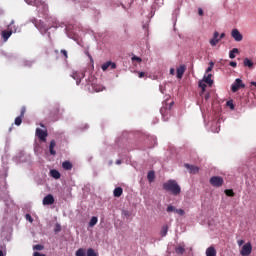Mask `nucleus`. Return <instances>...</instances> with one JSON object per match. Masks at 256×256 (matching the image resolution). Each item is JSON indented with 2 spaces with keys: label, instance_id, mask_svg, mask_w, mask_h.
I'll return each mask as SVG.
<instances>
[{
  "label": "nucleus",
  "instance_id": "nucleus-1",
  "mask_svg": "<svg viewBox=\"0 0 256 256\" xmlns=\"http://www.w3.org/2000/svg\"><path fill=\"white\" fill-rule=\"evenodd\" d=\"M164 191H169L177 197V195H181V186L177 183V180L170 179L163 184Z\"/></svg>",
  "mask_w": 256,
  "mask_h": 256
},
{
  "label": "nucleus",
  "instance_id": "nucleus-2",
  "mask_svg": "<svg viewBox=\"0 0 256 256\" xmlns=\"http://www.w3.org/2000/svg\"><path fill=\"white\" fill-rule=\"evenodd\" d=\"M240 89H245V84L243 83V80L237 78L235 82L231 85V91L232 93H237V91Z\"/></svg>",
  "mask_w": 256,
  "mask_h": 256
},
{
  "label": "nucleus",
  "instance_id": "nucleus-3",
  "mask_svg": "<svg viewBox=\"0 0 256 256\" xmlns=\"http://www.w3.org/2000/svg\"><path fill=\"white\" fill-rule=\"evenodd\" d=\"M223 183H225V181L221 176H213L210 178V185H212V187H223Z\"/></svg>",
  "mask_w": 256,
  "mask_h": 256
},
{
  "label": "nucleus",
  "instance_id": "nucleus-4",
  "mask_svg": "<svg viewBox=\"0 0 256 256\" xmlns=\"http://www.w3.org/2000/svg\"><path fill=\"white\" fill-rule=\"evenodd\" d=\"M253 253V246L251 245V242H248L244 244L240 250V255L242 256H249Z\"/></svg>",
  "mask_w": 256,
  "mask_h": 256
},
{
  "label": "nucleus",
  "instance_id": "nucleus-5",
  "mask_svg": "<svg viewBox=\"0 0 256 256\" xmlns=\"http://www.w3.org/2000/svg\"><path fill=\"white\" fill-rule=\"evenodd\" d=\"M36 136L38 137V139H40L42 141V143H45L47 141V137L49 136V133H47V130L37 128Z\"/></svg>",
  "mask_w": 256,
  "mask_h": 256
},
{
  "label": "nucleus",
  "instance_id": "nucleus-6",
  "mask_svg": "<svg viewBox=\"0 0 256 256\" xmlns=\"http://www.w3.org/2000/svg\"><path fill=\"white\" fill-rule=\"evenodd\" d=\"M72 79H74L76 81L77 85L81 84V80L85 77V73L84 72H73L71 74Z\"/></svg>",
  "mask_w": 256,
  "mask_h": 256
},
{
  "label": "nucleus",
  "instance_id": "nucleus-7",
  "mask_svg": "<svg viewBox=\"0 0 256 256\" xmlns=\"http://www.w3.org/2000/svg\"><path fill=\"white\" fill-rule=\"evenodd\" d=\"M231 37H233L234 40L237 42L243 41V34H241V32H239L237 28L231 31Z\"/></svg>",
  "mask_w": 256,
  "mask_h": 256
},
{
  "label": "nucleus",
  "instance_id": "nucleus-8",
  "mask_svg": "<svg viewBox=\"0 0 256 256\" xmlns=\"http://www.w3.org/2000/svg\"><path fill=\"white\" fill-rule=\"evenodd\" d=\"M221 41V38H219V33L217 31L214 32L212 39H210L209 43L212 47H215L217 43Z\"/></svg>",
  "mask_w": 256,
  "mask_h": 256
},
{
  "label": "nucleus",
  "instance_id": "nucleus-9",
  "mask_svg": "<svg viewBox=\"0 0 256 256\" xmlns=\"http://www.w3.org/2000/svg\"><path fill=\"white\" fill-rule=\"evenodd\" d=\"M43 205H53L55 203V198L53 197L52 194H48L43 198Z\"/></svg>",
  "mask_w": 256,
  "mask_h": 256
},
{
  "label": "nucleus",
  "instance_id": "nucleus-10",
  "mask_svg": "<svg viewBox=\"0 0 256 256\" xmlns=\"http://www.w3.org/2000/svg\"><path fill=\"white\" fill-rule=\"evenodd\" d=\"M184 167L188 169L189 173H192L193 175H196V173H199V167L191 164H184Z\"/></svg>",
  "mask_w": 256,
  "mask_h": 256
},
{
  "label": "nucleus",
  "instance_id": "nucleus-11",
  "mask_svg": "<svg viewBox=\"0 0 256 256\" xmlns=\"http://www.w3.org/2000/svg\"><path fill=\"white\" fill-rule=\"evenodd\" d=\"M186 69L187 68L185 65H181L176 69L177 79H183V75L185 74Z\"/></svg>",
  "mask_w": 256,
  "mask_h": 256
},
{
  "label": "nucleus",
  "instance_id": "nucleus-12",
  "mask_svg": "<svg viewBox=\"0 0 256 256\" xmlns=\"http://www.w3.org/2000/svg\"><path fill=\"white\" fill-rule=\"evenodd\" d=\"M109 67H111V69H117V64H115V62L108 61L101 66V69L102 71H107V68Z\"/></svg>",
  "mask_w": 256,
  "mask_h": 256
},
{
  "label": "nucleus",
  "instance_id": "nucleus-13",
  "mask_svg": "<svg viewBox=\"0 0 256 256\" xmlns=\"http://www.w3.org/2000/svg\"><path fill=\"white\" fill-rule=\"evenodd\" d=\"M11 35H13V30H4L2 31V39L3 41H9V37H11Z\"/></svg>",
  "mask_w": 256,
  "mask_h": 256
},
{
  "label": "nucleus",
  "instance_id": "nucleus-14",
  "mask_svg": "<svg viewBox=\"0 0 256 256\" xmlns=\"http://www.w3.org/2000/svg\"><path fill=\"white\" fill-rule=\"evenodd\" d=\"M206 256H217V250L215 247L210 246L206 249Z\"/></svg>",
  "mask_w": 256,
  "mask_h": 256
},
{
  "label": "nucleus",
  "instance_id": "nucleus-15",
  "mask_svg": "<svg viewBox=\"0 0 256 256\" xmlns=\"http://www.w3.org/2000/svg\"><path fill=\"white\" fill-rule=\"evenodd\" d=\"M56 145H57V143L55 142V140L50 141V145H49L50 155H57V152L55 151Z\"/></svg>",
  "mask_w": 256,
  "mask_h": 256
},
{
  "label": "nucleus",
  "instance_id": "nucleus-16",
  "mask_svg": "<svg viewBox=\"0 0 256 256\" xmlns=\"http://www.w3.org/2000/svg\"><path fill=\"white\" fill-rule=\"evenodd\" d=\"M57 115H59V106H55L51 113H50V117L54 118V121H57Z\"/></svg>",
  "mask_w": 256,
  "mask_h": 256
},
{
  "label": "nucleus",
  "instance_id": "nucleus-17",
  "mask_svg": "<svg viewBox=\"0 0 256 256\" xmlns=\"http://www.w3.org/2000/svg\"><path fill=\"white\" fill-rule=\"evenodd\" d=\"M211 77H213V75L208 74L207 76H204V78H203V82L207 83L209 85V87L213 86V80L211 79Z\"/></svg>",
  "mask_w": 256,
  "mask_h": 256
},
{
  "label": "nucleus",
  "instance_id": "nucleus-18",
  "mask_svg": "<svg viewBox=\"0 0 256 256\" xmlns=\"http://www.w3.org/2000/svg\"><path fill=\"white\" fill-rule=\"evenodd\" d=\"M62 167L63 169H65L66 171H71V169H73V164H71L69 161H64L62 163Z\"/></svg>",
  "mask_w": 256,
  "mask_h": 256
},
{
  "label": "nucleus",
  "instance_id": "nucleus-19",
  "mask_svg": "<svg viewBox=\"0 0 256 256\" xmlns=\"http://www.w3.org/2000/svg\"><path fill=\"white\" fill-rule=\"evenodd\" d=\"M50 175L51 177H53V179H61V173H59L58 170H55V169L51 170Z\"/></svg>",
  "mask_w": 256,
  "mask_h": 256
},
{
  "label": "nucleus",
  "instance_id": "nucleus-20",
  "mask_svg": "<svg viewBox=\"0 0 256 256\" xmlns=\"http://www.w3.org/2000/svg\"><path fill=\"white\" fill-rule=\"evenodd\" d=\"M114 197H121L123 195V188L121 187H116L113 191Z\"/></svg>",
  "mask_w": 256,
  "mask_h": 256
},
{
  "label": "nucleus",
  "instance_id": "nucleus-21",
  "mask_svg": "<svg viewBox=\"0 0 256 256\" xmlns=\"http://www.w3.org/2000/svg\"><path fill=\"white\" fill-rule=\"evenodd\" d=\"M147 179L149 183H153V181H155V171H149L147 174Z\"/></svg>",
  "mask_w": 256,
  "mask_h": 256
},
{
  "label": "nucleus",
  "instance_id": "nucleus-22",
  "mask_svg": "<svg viewBox=\"0 0 256 256\" xmlns=\"http://www.w3.org/2000/svg\"><path fill=\"white\" fill-rule=\"evenodd\" d=\"M199 87L200 89H202L201 95H203V93H205L206 89H207V82H204L203 80L199 81Z\"/></svg>",
  "mask_w": 256,
  "mask_h": 256
},
{
  "label": "nucleus",
  "instance_id": "nucleus-23",
  "mask_svg": "<svg viewBox=\"0 0 256 256\" xmlns=\"http://www.w3.org/2000/svg\"><path fill=\"white\" fill-rule=\"evenodd\" d=\"M235 55H239V50L237 48H233L230 52H229V58L230 59H235Z\"/></svg>",
  "mask_w": 256,
  "mask_h": 256
},
{
  "label": "nucleus",
  "instance_id": "nucleus-24",
  "mask_svg": "<svg viewBox=\"0 0 256 256\" xmlns=\"http://www.w3.org/2000/svg\"><path fill=\"white\" fill-rule=\"evenodd\" d=\"M99 221V219L97 218V216H93L91 219H90V222H89V227H95L97 225V222Z\"/></svg>",
  "mask_w": 256,
  "mask_h": 256
},
{
  "label": "nucleus",
  "instance_id": "nucleus-25",
  "mask_svg": "<svg viewBox=\"0 0 256 256\" xmlns=\"http://www.w3.org/2000/svg\"><path fill=\"white\" fill-rule=\"evenodd\" d=\"M243 63L244 67H249V69H252L253 61H251L249 58H245Z\"/></svg>",
  "mask_w": 256,
  "mask_h": 256
},
{
  "label": "nucleus",
  "instance_id": "nucleus-26",
  "mask_svg": "<svg viewBox=\"0 0 256 256\" xmlns=\"http://www.w3.org/2000/svg\"><path fill=\"white\" fill-rule=\"evenodd\" d=\"M175 251L177 255H183V253H185V248L183 246H178L175 248Z\"/></svg>",
  "mask_w": 256,
  "mask_h": 256
},
{
  "label": "nucleus",
  "instance_id": "nucleus-27",
  "mask_svg": "<svg viewBox=\"0 0 256 256\" xmlns=\"http://www.w3.org/2000/svg\"><path fill=\"white\" fill-rule=\"evenodd\" d=\"M76 256H87V252L85 251V249L80 248L76 251Z\"/></svg>",
  "mask_w": 256,
  "mask_h": 256
},
{
  "label": "nucleus",
  "instance_id": "nucleus-28",
  "mask_svg": "<svg viewBox=\"0 0 256 256\" xmlns=\"http://www.w3.org/2000/svg\"><path fill=\"white\" fill-rule=\"evenodd\" d=\"M225 195H227V197H235V192H233V189H226Z\"/></svg>",
  "mask_w": 256,
  "mask_h": 256
},
{
  "label": "nucleus",
  "instance_id": "nucleus-29",
  "mask_svg": "<svg viewBox=\"0 0 256 256\" xmlns=\"http://www.w3.org/2000/svg\"><path fill=\"white\" fill-rule=\"evenodd\" d=\"M21 123H23V117L18 116L15 118V125L19 126L21 125Z\"/></svg>",
  "mask_w": 256,
  "mask_h": 256
},
{
  "label": "nucleus",
  "instance_id": "nucleus-30",
  "mask_svg": "<svg viewBox=\"0 0 256 256\" xmlns=\"http://www.w3.org/2000/svg\"><path fill=\"white\" fill-rule=\"evenodd\" d=\"M87 256H97V254L95 253V250L93 248H89L87 250Z\"/></svg>",
  "mask_w": 256,
  "mask_h": 256
},
{
  "label": "nucleus",
  "instance_id": "nucleus-31",
  "mask_svg": "<svg viewBox=\"0 0 256 256\" xmlns=\"http://www.w3.org/2000/svg\"><path fill=\"white\" fill-rule=\"evenodd\" d=\"M213 67H215V63L210 62L209 67L206 69V73H211V71H213Z\"/></svg>",
  "mask_w": 256,
  "mask_h": 256
},
{
  "label": "nucleus",
  "instance_id": "nucleus-32",
  "mask_svg": "<svg viewBox=\"0 0 256 256\" xmlns=\"http://www.w3.org/2000/svg\"><path fill=\"white\" fill-rule=\"evenodd\" d=\"M60 53L63 55L65 61H67V59H69V54H68L67 50H61Z\"/></svg>",
  "mask_w": 256,
  "mask_h": 256
},
{
  "label": "nucleus",
  "instance_id": "nucleus-33",
  "mask_svg": "<svg viewBox=\"0 0 256 256\" xmlns=\"http://www.w3.org/2000/svg\"><path fill=\"white\" fill-rule=\"evenodd\" d=\"M61 232V224L57 223L54 226V233H59Z\"/></svg>",
  "mask_w": 256,
  "mask_h": 256
},
{
  "label": "nucleus",
  "instance_id": "nucleus-34",
  "mask_svg": "<svg viewBox=\"0 0 256 256\" xmlns=\"http://www.w3.org/2000/svg\"><path fill=\"white\" fill-rule=\"evenodd\" d=\"M173 211L174 212H176L177 211V208H175V206H168L167 207V213H173Z\"/></svg>",
  "mask_w": 256,
  "mask_h": 256
},
{
  "label": "nucleus",
  "instance_id": "nucleus-35",
  "mask_svg": "<svg viewBox=\"0 0 256 256\" xmlns=\"http://www.w3.org/2000/svg\"><path fill=\"white\" fill-rule=\"evenodd\" d=\"M33 249L35 251H43L44 247H43V245L38 244V245H34Z\"/></svg>",
  "mask_w": 256,
  "mask_h": 256
},
{
  "label": "nucleus",
  "instance_id": "nucleus-36",
  "mask_svg": "<svg viewBox=\"0 0 256 256\" xmlns=\"http://www.w3.org/2000/svg\"><path fill=\"white\" fill-rule=\"evenodd\" d=\"M122 217H131V212L128 210H122Z\"/></svg>",
  "mask_w": 256,
  "mask_h": 256
},
{
  "label": "nucleus",
  "instance_id": "nucleus-37",
  "mask_svg": "<svg viewBox=\"0 0 256 256\" xmlns=\"http://www.w3.org/2000/svg\"><path fill=\"white\" fill-rule=\"evenodd\" d=\"M167 231H168V228L167 226H164L161 230V235L162 237H165L167 235Z\"/></svg>",
  "mask_w": 256,
  "mask_h": 256
},
{
  "label": "nucleus",
  "instance_id": "nucleus-38",
  "mask_svg": "<svg viewBox=\"0 0 256 256\" xmlns=\"http://www.w3.org/2000/svg\"><path fill=\"white\" fill-rule=\"evenodd\" d=\"M26 111H27V109L25 108V106H23L22 108H21V111H20V117H25V113H26Z\"/></svg>",
  "mask_w": 256,
  "mask_h": 256
},
{
  "label": "nucleus",
  "instance_id": "nucleus-39",
  "mask_svg": "<svg viewBox=\"0 0 256 256\" xmlns=\"http://www.w3.org/2000/svg\"><path fill=\"white\" fill-rule=\"evenodd\" d=\"M25 219L26 221H29V223H33V217H31V214H26Z\"/></svg>",
  "mask_w": 256,
  "mask_h": 256
},
{
  "label": "nucleus",
  "instance_id": "nucleus-40",
  "mask_svg": "<svg viewBox=\"0 0 256 256\" xmlns=\"http://www.w3.org/2000/svg\"><path fill=\"white\" fill-rule=\"evenodd\" d=\"M175 213H177L180 216H183V215H185V210H183V209H176Z\"/></svg>",
  "mask_w": 256,
  "mask_h": 256
},
{
  "label": "nucleus",
  "instance_id": "nucleus-41",
  "mask_svg": "<svg viewBox=\"0 0 256 256\" xmlns=\"http://www.w3.org/2000/svg\"><path fill=\"white\" fill-rule=\"evenodd\" d=\"M132 61H137V63H141L142 59L138 56H133Z\"/></svg>",
  "mask_w": 256,
  "mask_h": 256
},
{
  "label": "nucleus",
  "instance_id": "nucleus-42",
  "mask_svg": "<svg viewBox=\"0 0 256 256\" xmlns=\"http://www.w3.org/2000/svg\"><path fill=\"white\" fill-rule=\"evenodd\" d=\"M244 243H245V240H238V241H237L238 247L243 246Z\"/></svg>",
  "mask_w": 256,
  "mask_h": 256
},
{
  "label": "nucleus",
  "instance_id": "nucleus-43",
  "mask_svg": "<svg viewBox=\"0 0 256 256\" xmlns=\"http://www.w3.org/2000/svg\"><path fill=\"white\" fill-rule=\"evenodd\" d=\"M227 105H228V107H230V109H235V106L232 104L231 101H228Z\"/></svg>",
  "mask_w": 256,
  "mask_h": 256
},
{
  "label": "nucleus",
  "instance_id": "nucleus-44",
  "mask_svg": "<svg viewBox=\"0 0 256 256\" xmlns=\"http://www.w3.org/2000/svg\"><path fill=\"white\" fill-rule=\"evenodd\" d=\"M138 77H139L140 79H143V77H145V72H139V73H138Z\"/></svg>",
  "mask_w": 256,
  "mask_h": 256
},
{
  "label": "nucleus",
  "instance_id": "nucleus-45",
  "mask_svg": "<svg viewBox=\"0 0 256 256\" xmlns=\"http://www.w3.org/2000/svg\"><path fill=\"white\" fill-rule=\"evenodd\" d=\"M94 91H96V93H99V91H103V87H94Z\"/></svg>",
  "mask_w": 256,
  "mask_h": 256
},
{
  "label": "nucleus",
  "instance_id": "nucleus-46",
  "mask_svg": "<svg viewBox=\"0 0 256 256\" xmlns=\"http://www.w3.org/2000/svg\"><path fill=\"white\" fill-rule=\"evenodd\" d=\"M230 67H237V62H235V61H231L230 62Z\"/></svg>",
  "mask_w": 256,
  "mask_h": 256
},
{
  "label": "nucleus",
  "instance_id": "nucleus-47",
  "mask_svg": "<svg viewBox=\"0 0 256 256\" xmlns=\"http://www.w3.org/2000/svg\"><path fill=\"white\" fill-rule=\"evenodd\" d=\"M203 9L199 8L198 9V15H200V17H203Z\"/></svg>",
  "mask_w": 256,
  "mask_h": 256
},
{
  "label": "nucleus",
  "instance_id": "nucleus-48",
  "mask_svg": "<svg viewBox=\"0 0 256 256\" xmlns=\"http://www.w3.org/2000/svg\"><path fill=\"white\" fill-rule=\"evenodd\" d=\"M86 55L89 57L91 63H93V56H91V54H89V52H86Z\"/></svg>",
  "mask_w": 256,
  "mask_h": 256
},
{
  "label": "nucleus",
  "instance_id": "nucleus-49",
  "mask_svg": "<svg viewBox=\"0 0 256 256\" xmlns=\"http://www.w3.org/2000/svg\"><path fill=\"white\" fill-rule=\"evenodd\" d=\"M33 256H45V254H41L39 252H34V255Z\"/></svg>",
  "mask_w": 256,
  "mask_h": 256
},
{
  "label": "nucleus",
  "instance_id": "nucleus-50",
  "mask_svg": "<svg viewBox=\"0 0 256 256\" xmlns=\"http://www.w3.org/2000/svg\"><path fill=\"white\" fill-rule=\"evenodd\" d=\"M224 37H225V33H221V35L218 36V38L220 39V41H221V39H224Z\"/></svg>",
  "mask_w": 256,
  "mask_h": 256
},
{
  "label": "nucleus",
  "instance_id": "nucleus-51",
  "mask_svg": "<svg viewBox=\"0 0 256 256\" xmlns=\"http://www.w3.org/2000/svg\"><path fill=\"white\" fill-rule=\"evenodd\" d=\"M170 75H175V69L173 68L170 69Z\"/></svg>",
  "mask_w": 256,
  "mask_h": 256
},
{
  "label": "nucleus",
  "instance_id": "nucleus-52",
  "mask_svg": "<svg viewBox=\"0 0 256 256\" xmlns=\"http://www.w3.org/2000/svg\"><path fill=\"white\" fill-rule=\"evenodd\" d=\"M251 85H253L254 87H256V82H251Z\"/></svg>",
  "mask_w": 256,
  "mask_h": 256
},
{
  "label": "nucleus",
  "instance_id": "nucleus-53",
  "mask_svg": "<svg viewBox=\"0 0 256 256\" xmlns=\"http://www.w3.org/2000/svg\"><path fill=\"white\" fill-rule=\"evenodd\" d=\"M117 165H121V160H118V161H117Z\"/></svg>",
  "mask_w": 256,
  "mask_h": 256
},
{
  "label": "nucleus",
  "instance_id": "nucleus-54",
  "mask_svg": "<svg viewBox=\"0 0 256 256\" xmlns=\"http://www.w3.org/2000/svg\"><path fill=\"white\" fill-rule=\"evenodd\" d=\"M0 256H3V251L2 250H0Z\"/></svg>",
  "mask_w": 256,
  "mask_h": 256
},
{
  "label": "nucleus",
  "instance_id": "nucleus-55",
  "mask_svg": "<svg viewBox=\"0 0 256 256\" xmlns=\"http://www.w3.org/2000/svg\"><path fill=\"white\" fill-rule=\"evenodd\" d=\"M13 25V21L10 23L9 27H11Z\"/></svg>",
  "mask_w": 256,
  "mask_h": 256
},
{
  "label": "nucleus",
  "instance_id": "nucleus-56",
  "mask_svg": "<svg viewBox=\"0 0 256 256\" xmlns=\"http://www.w3.org/2000/svg\"><path fill=\"white\" fill-rule=\"evenodd\" d=\"M206 99H209V94L208 95H206V97H205Z\"/></svg>",
  "mask_w": 256,
  "mask_h": 256
},
{
  "label": "nucleus",
  "instance_id": "nucleus-57",
  "mask_svg": "<svg viewBox=\"0 0 256 256\" xmlns=\"http://www.w3.org/2000/svg\"><path fill=\"white\" fill-rule=\"evenodd\" d=\"M160 112H161V113H162V115H163V108H161Z\"/></svg>",
  "mask_w": 256,
  "mask_h": 256
},
{
  "label": "nucleus",
  "instance_id": "nucleus-58",
  "mask_svg": "<svg viewBox=\"0 0 256 256\" xmlns=\"http://www.w3.org/2000/svg\"><path fill=\"white\" fill-rule=\"evenodd\" d=\"M55 53H59V51H58V50H56V51H55Z\"/></svg>",
  "mask_w": 256,
  "mask_h": 256
},
{
  "label": "nucleus",
  "instance_id": "nucleus-59",
  "mask_svg": "<svg viewBox=\"0 0 256 256\" xmlns=\"http://www.w3.org/2000/svg\"><path fill=\"white\" fill-rule=\"evenodd\" d=\"M41 125V127H45L43 124H40Z\"/></svg>",
  "mask_w": 256,
  "mask_h": 256
}]
</instances>
